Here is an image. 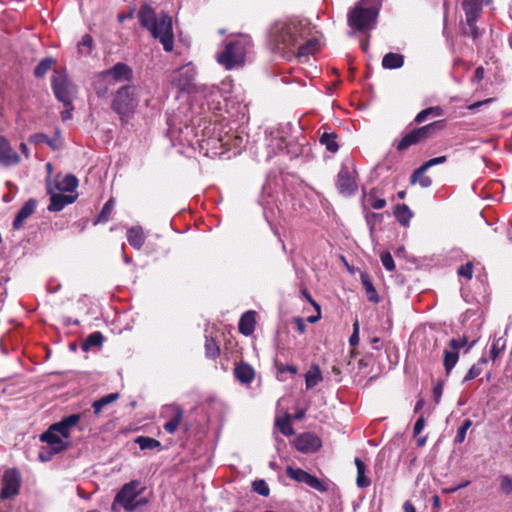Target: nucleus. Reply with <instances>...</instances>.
I'll use <instances>...</instances> for the list:
<instances>
[{
  "label": "nucleus",
  "mask_w": 512,
  "mask_h": 512,
  "mask_svg": "<svg viewBox=\"0 0 512 512\" xmlns=\"http://www.w3.org/2000/svg\"><path fill=\"white\" fill-rule=\"evenodd\" d=\"M234 377L242 384H250L255 378L254 368L247 362L240 361L235 365Z\"/></svg>",
  "instance_id": "obj_19"
},
{
  "label": "nucleus",
  "mask_w": 512,
  "mask_h": 512,
  "mask_svg": "<svg viewBox=\"0 0 512 512\" xmlns=\"http://www.w3.org/2000/svg\"><path fill=\"white\" fill-rule=\"evenodd\" d=\"M290 421L291 416L289 414H285L283 418L276 420V426L279 428L280 432L285 436H291L295 433L294 429L291 427Z\"/></svg>",
  "instance_id": "obj_47"
},
{
  "label": "nucleus",
  "mask_w": 512,
  "mask_h": 512,
  "mask_svg": "<svg viewBox=\"0 0 512 512\" xmlns=\"http://www.w3.org/2000/svg\"><path fill=\"white\" fill-rule=\"evenodd\" d=\"M94 47V40L90 34H85L77 44L78 54L87 57L91 55Z\"/></svg>",
  "instance_id": "obj_36"
},
{
  "label": "nucleus",
  "mask_w": 512,
  "mask_h": 512,
  "mask_svg": "<svg viewBox=\"0 0 512 512\" xmlns=\"http://www.w3.org/2000/svg\"><path fill=\"white\" fill-rule=\"evenodd\" d=\"M446 161H447L446 156H438V157L429 159L428 161L423 163L419 168L414 170V172L412 173V175L410 177V183L412 185L416 184L418 181V177L422 176V174H424L429 168H431L432 166L438 165V164H443Z\"/></svg>",
  "instance_id": "obj_23"
},
{
  "label": "nucleus",
  "mask_w": 512,
  "mask_h": 512,
  "mask_svg": "<svg viewBox=\"0 0 512 512\" xmlns=\"http://www.w3.org/2000/svg\"><path fill=\"white\" fill-rule=\"evenodd\" d=\"M55 63L56 60L52 57L43 58L35 67L34 76L36 78H43Z\"/></svg>",
  "instance_id": "obj_44"
},
{
  "label": "nucleus",
  "mask_w": 512,
  "mask_h": 512,
  "mask_svg": "<svg viewBox=\"0 0 512 512\" xmlns=\"http://www.w3.org/2000/svg\"><path fill=\"white\" fill-rule=\"evenodd\" d=\"M51 88L57 101L64 107L72 109V102L77 95V86L65 69H55L51 76Z\"/></svg>",
  "instance_id": "obj_4"
},
{
  "label": "nucleus",
  "mask_w": 512,
  "mask_h": 512,
  "mask_svg": "<svg viewBox=\"0 0 512 512\" xmlns=\"http://www.w3.org/2000/svg\"><path fill=\"white\" fill-rule=\"evenodd\" d=\"M360 278L368 300L373 303H378L380 298L373 285L371 276L368 273H361Z\"/></svg>",
  "instance_id": "obj_25"
},
{
  "label": "nucleus",
  "mask_w": 512,
  "mask_h": 512,
  "mask_svg": "<svg viewBox=\"0 0 512 512\" xmlns=\"http://www.w3.org/2000/svg\"><path fill=\"white\" fill-rule=\"evenodd\" d=\"M48 138L45 133H35L29 137V142L33 144H47Z\"/></svg>",
  "instance_id": "obj_59"
},
{
  "label": "nucleus",
  "mask_w": 512,
  "mask_h": 512,
  "mask_svg": "<svg viewBox=\"0 0 512 512\" xmlns=\"http://www.w3.org/2000/svg\"><path fill=\"white\" fill-rule=\"evenodd\" d=\"M302 483L307 484L309 487L319 491V492H327L328 491V485L321 479L317 478L314 475H311L310 473H306Z\"/></svg>",
  "instance_id": "obj_40"
},
{
  "label": "nucleus",
  "mask_w": 512,
  "mask_h": 512,
  "mask_svg": "<svg viewBox=\"0 0 512 512\" xmlns=\"http://www.w3.org/2000/svg\"><path fill=\"white\" fill-rule=\"evenodd\" d=\"M115 201L113 198H110L102 207L99 215L94 221V225L98 223H106L110 220L112 212L114 210Z\"/></svg>",
  "instance_id": "obj_39"
},
{
  "label": "nucleus",
  "mask_w": 512,
  "mask_h": 512,
  "mask_svg": "<svg viewBox=\"0 0 512 512\" xmlns=\"http://www.w3.org/2000/svg\"><path fill=\"white\" fill-rule=\"evenodd\" d=\"M47 145L54 151L62 148L63 143L58 129L55 131V136L53 138H48Z\"/></svg>",
  "instance_id": "obj_55"
},
{
  "label": "nucleus",
  "mask_w": 512,
  "mask_h": 512,
  "mask_svg": "<svg viewBox=\"0 0 512 512\" xmlns=\"http://www.w3.org/2000/svg\"><path fill=\"white\" fill-rule=\"evenodd\" d=\"M306 473H307V471H305L301 468H294L292 466H288L286 468L287 477H289L290 479H292L298 483H302V480Z\"/></svg>",
  "instance_id": "obj_51"
},
{
  "label": "nucleus",
  "mask_w": 512,
  "mask_h": 512,
  "mask_svg": "<svg viewBox=\"0 0 512 512\" xmlns=\"http://www.w3.org/2000/svg\"><path fill=\"white\" fill-rule=\"evenodd\" d=\"M104 335L100 331H95L89 334L81 343V349L84 352L91 350L92 348H101L104 343Z\"/></svg>",
  "instance_id": "obj_24"
},
{
  "label": "nucleus",
  "mask_w": 512,
  "mask_h": 512,
  "mask_svg": "<svg viewBox=\"0 0 512 512\" xmlns=\"http://www.w3.org/2000/svg\"><path fill=\"white\" fill-rule=\"evenodd\" d=\"M357 468L356 484L359 488L364 489L371 485V480L366 476V465L360 458H355Z\"/></svg>",
  "instance_id": "obj_28"
},
{
  "label": "nucleus",
  "mask_w": 512,
  "mask_h": 512,
  "mask_svg": "<svg viewBox=\"0 0 512 512\" xmlns=\"http://www.w3.org/2000/svg\"><path fill=\"white\" fill-rule=\"evenodd\" d=\"M323 380L321 370L318 365H312L305 374V384L307 389H312Z\"/></svg>",
  "instance_id": "obj_32"
},
{
  "label": "nucleus",
  "mask_w": 512,
  "mask_h": 512,
  "mask_svg": "<svg viewBox=\"0 0 512 512\" xmlns=\"http://www.w3.org/2000/svg\"><path fill=\"white\" fill-rule=\"evenodd\" d=\"M302 483L307 484L309 487L319 491V492H327L328 491V485L321 479L317 478L314 475H311L310 473H306Z\"/></svg>",
  "instance_id": "obj_42"
},
{
  "label": "nucleus",
  "mask_w": 512,
  "mask_h": 512,
  "mask_svg": "<svg viewBox=\"0 0 512 512\" xmlns=\"http://www.w3.org/2000/svg\"><path fill=\"white\" fill-rule=\"evenodd\" d=\"M81 417H82V414H71L67 417H64L61 422L64 424L65 428L67 429L68 432H70V430L76 426L79 421L81 420Z\"/></svg>",
  "instance_id": "obj_52"
},
{
  "label": "nucleus",
  "mask_w": 512,
  "mask_h": 512,
  "mask_svg": "<svg viewBox=\"0 0 512 512\" xmlns=\"http://www.w3.org/2000/svg\"><path fill=\"white\" fill-rule=\"evenodd\" d=\"M119 397H120L119 393H110V394L105 395V396L101 397L100 399L94 401L92 403L93 413L96 416H99L101 414V411L104 406L115 402L116 400L119 399Z\"/></svg>",
  "instance_id": "obj_34"
},
{
  "label": "nucleus",
  "mask_w": 512,
  "mask_h": 512,
  "mask_svg": "<svg viewBox=\"0 0 512 512\" xmlns=\"http://www.w3.org/2000/svg\"><path fill=\"white\" fill-rule=\"evenodd\" d=\"M467 343H468V339L466 336L452 338L448 343V347L459 352V350L461 348H463L464 346H466Z\"/></svg>",
  "instance_id": "obj_54"
},
{
  "label": "nucleus",
  "mask_w": 512,
  "mask_h": 512,
  "mask_svg": "<svg viewBox=\"0 0 512 512\" xmlns=\"http://www.w3.org/2000/svg\"><path fill=\"white\" fill-rule=\"evenodd\" d=\"M424 427H425V418H424V416H420L414 424V428H413L414 435L415 436L419 435L422 432V430L424 429Z\"/></svg>",
  "instance_id": "obj_63"
},
{
  "label": "nucleus",
  "mask_w": 512,
  "mask_h": 512,
  "mask_svg": "<svg viewBox=\"0 0 512 512\" xmlns=\"http://www.w3.org/2000/svg\"><path fill=\"white\" fill-rule=\"evenodd\" d=\"M205 356L208 359L215 360L220 356V347L211 336L205 337Z\"/></svg>",
  "instance_id": "obj_38"
},
{
  "label": "nucleus",
  "mask_w": 512,
  "mask_h": 512,
  "mask_svg": "<svg viewBox=\"0 0 512 512\" xmlns=\"http://www.w3.org/2000/svg\"><path fill=\"white\" fill-rule=\"evenodd\" d=\"M321 129H323V132L320 135L319 143L325 146L327 151L336 153L339 150V145L336 141L338 137L337 133L329 131V128L326 126H323Z\"/></svg>",
  "instance_id": "obj_20"
},
{
  "label": "nucleus",
  "mask_w": 512,
  "mask_h": 512,
  "mask_svg": "<svg viewBox=\"0 0 512 512\" xmlns=\"http://www.w3.org/2000/svg\"><path fill=\"white\" fill-rule=\"evenodd\" d=\"M446 127L445 120H437L425 126L415 128L414 130L421 139V142H425L428 139H432L437 136Z\"/></svg>",
  "instance_id": "obj_17"
},
{
  "label": "nucleus",
  "mask_w": 512,
  "mask_h": 512,
  "mask_svg": "<svg viewBox=\"0 0 512 512\" xmlns=\"http://www.w3.org/2000/svg\"><path fill=\"white\" fill-rule=\"evenodd\" d=\"M301 295L313 306L315 311H319V304L312 298L306 287L301 288Z\"/></svg>",
  "instance_id": "obj_60"
},
{
  "label": "nucleus",
  "mask_w": 512,
  "mask_h": 512,
  "mask_svg": "<svg viewBox=\"0 0 512 512\" xmlns=\"http://www.w3.org/2000/svg\"><path fill=\"white\" fill-rule=\"evenodd\" d=\"M40 441L47 443V447H42L38 457L41 461H50L52 457L66 450L69 447L68 442H64L59 434L50 427L40 435Z\"/></svg>",
  "instance_id": "obj_8"
},
{
  "label": "nucleus",
  "mask_w": 512,
  "mask_h": 512,
  "mask_svg": "<svg viewBox=\"0 0 512 512\" xmlns=\"http://www.w3.org/2000/svg\"><path fill=\"white\" fill-rule=\"evenodd\" d=\"M464 14L465 19L460 22L461 35L470 37L474 42H476L483 33L476 24L477 20L481 17V14L471 12H464Z\"/></svg>",
  "instance_id": "obj_13"
},
{
  "label": "nucleus",
  "mask_w": 512,
  "mask_h": 512,
  "mask_svg": "<svg viewBox=\"0 0 512 512\" xmlns=\"http://www.w3.org/2000/svg\"><path fill=\"white\" fill-rule=\"evenodd\" d=\"M499 489L505 495L512 494V475H502L499 477Z\"/></svg>",
  "instance_id": "obj_49"
},
{
  "label": "nucleus",
  "mask_w": 512,
  "mask_h": 512,
  "mask_svg": "<svg viewBox=\"0 0 512 512\" xmlns=\"http://www.w3.org/2000/svg\"><path fill=\"white\" fill-rule=\"evenodd\" d=\"M21 486V475L17 469H8L2 476V489L0 497L3 500L18 495Z\"/></svg>",
  "instance_id": "obj_10"
},
{
  "label": "nucleus",
  "mask_w": 512,
  "mask_h": 512,
  "mask_svg": "<svg viewBox=\"0 0 512 512\" xmlns=\"http://www.w3.org/2000/svg\"><path fill=\"white\" fill-rule=\"evenodd\" d=\"M442 393H443V383H442V382H438V383L433 387V397H434V401H435L436 403H439V402H440V399H441Z\"/></svg>",
  "instance_id": "obj_64"
},
{
  "label": "nucleus",
  "mask_w": 512,
  "mask_h": 512,
  "mask_svg": "<svg viewBox=\"0 0 512 512\" xmlns=\"http://www.w3.org/2000/svg\"><path fill=\"white\" fill-rule=\"evenodd\" d=\"M162 417L167 418L163 428L168 434H174L181 426L184 419V411L179 405H170L165 407Z\"/></svg>",
  "instance_id": "obj_11"
},
{
  "label": "nucleus",
  "mask_w": 512,
  "mask_h": 512,
  "mask_svg": "<svg viewBox=\"0 0 512 512\" xmlns=\"http://www.w3.org/2000/svg\"><path fill=\"white\" fill-rule=\"evenodd\" d=\"M134 442L139 445L141 450H163L161 442L149 436H138Z\"/></svg>",
  "instance_id": "obj_31"
},
{
  "label": "nucleus",
  "mask_w": 512,
  "mask_h": 512,
  "mask_svg": "<svg viewBox=\"0 0 512 512\" xmlns=\"http://www.w3.org/2000/svg\"><path fill=\"white\" fill-rule=\"evenodd\" d=\"M459 360V352L449 347L443 351V365L447 375H449L452 369L455 367Z\"/></svg>",
  "instance_id": "obj_30"
},
{
  "label": "nucleus",
  "mask_w": 512,
  "mask_h": 512,
  "mask_svg": "<svg viewBox=\"0 0 512 512\" xmlns=\"http://www.w3.org/2000/svg\"><path fill=\"white\" fill-rule=\"evenodd\" d=\"M382 265L388 271H393L395 269L394 259L390 252H383L380 256Z\"/></svg>",
  "instance_id": "obj_53"
},
{
  "label": "nucleus",
  "mask_w": 512,
  "mask_h": 512,
  "mask_svg": "<svg viewBox=\"0 0 512 512\" xmlns=\"http://www.w3.org/2000/svg\"><path fill=\"white\" fill-rule=\"evenodd\" d=\"M293 322L295 324V329L299 334H304L306 331L305 320L301 317L293 318Z\"/></svg>",
  "instance_id": "obj_62"
},
{
  "label": "nucleus",
  "mask_w": 512,
  "mask_h": 512,
  "mask_svg": "<svg viewBox=\"0 0 512 512\" xmlns=\"http://www.w3.org/2000/svg\"><path fill=\"white\" fill-rule=\"evenodd\" d=\"M256 325V313L254 311L245 312L238 324L239 332L245 336L251 335L255 330Z\"/></svg>",
  "instance_id": "obj_21"
},
{
  "label": "nucleus",
  "mask_w": 512,
  "mask_h": 512,
  "mask_svg": "<svg viewBox=\"0 0 512 512\" xmlns=\"http://www.w3.org/2000/svg\"><path fill=\"white\" fill-rule=\"evenodd\" d=\"M382 196L383 193L378 187L372 188L367 195H364L369 205L376 210L382 209L386 206V200Z\"/></svg>",
  "instance_id": "obj_26"
},
{
  "label": "nucleus",
  "mask_w": 512,
  "mask_h": 512,
  "mask_svg": "<svg viewBox=\"0 0 512 512\" xmlns=\"http://www.w3.org/2000/svg\"><path fill=\"white\" fill-rule=\"evenodd\" d=\"M458 274L467 279H472L473 276V264L472 262H467L464 265H461L458 270Z\"/></svg>",
  "instance_id": "obj_57"
},
{
  "label": "nucleus",
  "mask_w": 512,
  "mask_h": 512,
  "mask_svg": "<svg viewBox=\"0 0 512 512\" xmlns=\"http://www.w3.org/2000/svg\"><path fill=\"white\" fill-rule=\"evenodd\" d=\"M50 428L52 430H54V432H56L57 434H59L63 438L67 439V438L70 437V432L67 431V429L65 428L64 424L61 421L52 424L50 426Z\"/></svg>",
  "instance_id": "obj_58"
},
{
  "label": "nucleus",
  "mask_w": 512,
  "mask_h": 512,
  "mask_svg": "<svg viewBox=\"0 0 512 512\" xmlns=\"http://www.w3.org/2000/svg\"><path fill=\"white\" fill-rule=\"evenodd\" d=\"M419 143H422L421 139L416 131L412 129L398 142L396 149L401 152Z\"/></svg>",
  "instance_id": "obj_33"
},
{
  "label": "nucleus",
  "mask_w": 512,
  "mask_h": 512,
  "mask_svg": "<svg viewBox=\"0 0 512 512\" xmlns=\"http://www.w3.org/2000/svg\"><path fill=\"white\" fill-rule=\"evenodd\" d=\"M100 76L104 79L111 78L114 82H130L133 79V69L123 62H117L111 68L100 72Z\"/></svg>",
  "instance_id": "obj_12"
},
{
  "label": "nucleus",
  "mask_w": 512,
  "mask_h": 512,
  "mask_svg": "<svg viewBox=\"0 0 512 512\" xmlns=\"http://www.w3.org/2000/svg\"><path fill=\"white\" fill-rule=\"evenodd\" d=\"M77 186V177L73 174H67L61 182L56 184V189L63 192H73Z\"/></svg>",
  "instance_id": "obj_43"
},
{
  "label": "nucleus",
  "mask_w": 512,
  "mask_h": 512,
  "mask_svg": "<svg viewBox=\"0 0 512 512\" xmlns=\"http://www.w3.org/2000/svg\"><path fill=\"white\" fill-rule=\"evenodd\" d=\"M294 445L302 453H314L321 448L322 443L318 436L311 433H303L295 438Z\"/></svg>",
  "instance_id": "obj_15"
},
{
  "label": "nucleus",
  "mask_w": 512,
  "mask_h": 512,
  "mask_svg": "<svg viewBox=\"0 0 512 512\" xmlns=\"http://www.w3.org/2000/svg\"><path fill=\"white\" fill-rule=\"evenodd\" d=\"M139 486L140 482L138 480H132L124 484L116 494L115 502L119 503L128 512H133L138 506L146 504L147 501L144 499L137 500L140 494Z\"/></svg>",
  "instance_id": "obj_7"
},
{
  "label": "nucleus",
  "mask_w": 512,
  "mask_h": 512,
  "mask_svg": "<svg viewBox=\"0 0 512 512\" xmlns=\"http://www.w3.org/2000/svg\"><path fill=\"white\" fill-rule=\"evenodd\" d=\"M302 483L307 484L309 487L319 491V492H327L328 491V485L321 479L317 478L314 475H311L310 473H306Z\"/></svg>",
  "instance_id": "obj_41"
},
{
  "label": "nucleus",
  "mask_w": 512,
  "mask_h": 512,
  "mask_svg": "<svg viewBox=\"0 0 512 512\" xmlns=\"http://www.w3.org/2000/svg\"><path fill=\"white\" fill-rule=\"evenodd\" d=\"M20 162L18 153L12 148L8 139L0 134V165L7 168L16 166Z\"/></svg>",
  "instance_id": "obj_14"
},
{
  "label": "nucleus",
  "mask_w": 512,
  "mask_h": 512,
  "mask_svg": "<svg viewBox=\"0 0 512 512\" xmlns=\"http://www.w3.org/2000/svg\"><path fill=\"white\" fill-rule=\"evenodd\" d=\"M394 216L400 225L408 226L411 218L413 217V212L410 210L408 205L397 204L394 207Z\"/></svg>",
  "instance_id": "obj_27"
},
{
  "label": "nucleus",
  "mask_w": 512,
  "mask_h": 512,
  "mask_svg": "<svg viewBox=\"0 0 512 512\" xmlns=\"http://www.w3.org/2000/svg\"><path fill=\"white\" fill-rule=\"evenodd\" d=\"M359 330H360V325H359V321L358 319H356L353 323V332L349 338V344L350 346L352 347H355L359 344Z\"/></svg>",
  "instance_id": "obj_56"
},
{
  "label": "nucleus",
  "mask_w": 512,
  "mask_h": 512,
  "mask_svg": "<svg viewBox=\"0 0 512 512\" xmlns=\"http://www.w3.org/2000/svg\"><path fill=\"white\" fill-rule=\"evenodd\" d=\"M443 114V109L440 106L426 108L420 111L414 118L416 124L424 122L429 117H440Z\"/></svg>",
  "instance_id": "obj_37"
},
{
  "label": "nucleus",
  "mask_w": 512,
  "mask_h": 512,
  "mask_svg": "<svg viewBox=\"0 0 512 512\" xmlns=\"http://www.w3.org/2000/svg\"><path fill=\"white\" fill-rule=\"evenodd\" d=\"M356 178V170H350L348 166L342 165L336 180V186L339 193L344 196L354 195L358 189Z\"/></svg>",
  "instance_id": "obj_9"
},
{
  "label": "nucleus",
  "mask_w": 512,
  "mask_h": 512,
  "mask_svg": "<svg viewBox=\"0 0 512 512\" xmlns=\"http://www.w3.org/2000/svg\"><path fill=\"white\" fill-rule=\"evenodd\" d=\"M138 20L140 25L147 29L153 38L159 40L166 52L173 50V21L167 12L162 11L157 15L154 8L145 3L140 7Z\"/></svg>",
  "instance_id": "obj_2"
},
{
  "label": "nucleus",
  "mask_w": 512,
  "mask_h": 512,
  "mask_svg": "<svg viewBox=\"0 0 512 512\" xmlns=\"http://www.w3.org/2000/svg\"><path fill=\"white\" fill-rule=\"evenodd\" d=\"M485 76V69L483 66H479L476 68L473 77L471 78L472 83H480Z\"/></svg>",
  "instance_id": "obj_61"
},
{
  "label": "nucleus",
  "mask_w": 512,
  "mask_h": 512,
  "mask_svg": "<svg viewBox=\"0 0 512 512\" xmlns=\"http://www.w3.org/2000/svg\"><path fill=\"white\" fill-rule=\"evenodd\" d=\"M488 362L486 358H480L479 361L472 365L467 374L465 375L463 381L467 382L470 380H473L474 378L478 377L483 370V365H485Z\"/></svg>",
  "instance_id": "obj_45"
},
{
  "label": "nucleus",
  "mask_w": 512,
  "mask_h": 512,
  "mask_svg": "<svg viewBox=\"0 0 512 512\" xmlns=\"http://www.w3.org/2000/svg\"><path fill=\"white\" fill-rule=\"evenodd\" d=\"M473 422L467 418L463 421L461 426L458 428L456 436L454 438V444H461L465 441L467 431L472 427Z\"/></svg>",
  "instance_id": "obj_48"
},
{
  "label": "nucleus",
  "mask_w": 512,
  "mask_h": 512,
  "mask_svg": "<svg viewBox=\"0 0 512 512\" xmlns=\"http://www.w3.org/2000/svg\"><path fill=\"white\" fill-rule=\"evenodd\" d=\"M382 0H360L347 14L348 26L354 31L368 33L377 23Z\"/></svg>",
  "instance_id": "obj_3"
},
{
  "label": "nucleus",
  "mask_w": 512,
  "mask_h": 512,
  "mask_svg": "<svg viewBox=\"0 0 512 512\" xmlns=\"http://www.w3.org/2000/svg\"><path fill=\"white\" fill-rule=\"evenodd\" d=\"M404 65V56L398 53L389 52L382 59V66L385 69H398Z\"/></svg>",
  "instance_id": "obj_29"
},
{
  "label": "nucleus",
  "mask_w": 512,
  "mask_h": 512,
  "mask_svg": "<svg viewBox=\"0 0 512 512\" xmlns=\"http://www.w3.org/2000/svg\"><path fill=\"white\" fill-rule=\"evenodd\" d=\"M246 46L240 40L230 41L216 54L217 62L226 70L241 67L245 63Z\"/></svg>",
  "instance_id": "obj_6"
},
{
  "label": "nucleus",
  "mask_w": 512,
  "mask_h": 512,
  "mask_svg": "<svg viewBox=\"0 0 512 512\" xmlns=\"http://www.w3.org/2000/svg\"><path fill=\"white\" fill-rule=\"evenodd\" d=\"M492 0H462V9L464 12L482 14L483 5H489Z\"/></svg>",
  "instance_id": "obj_35"
},
{
  "label": "nucleus",
  "mask_w": 512,
  "mask_h": 512,
  "mask_svg": "<svg viewBox=\"0 0 512 512\" xmlns=\"http://www.w3.org/2000/svg\"><path fill=\"white\" fill-rule=\"evenodd\" d=\"M506 348V341L500 337L493 341L490 349V358L494 362L496 361Z\"/></svg>",
  "instance_id": "obj_46"
},
{
  "label": "nucleus",
  "mask_w": 512,
  "mask_h": 512,
  "mask_svg": "<svg viewBox=\"0 0 512 512\" xmlns=\"http://www.w3.org/2000/svg\"><path fill=\"white\" fill-rule=\"evenodd\" d=\"M48 193L51 195L50 203L47 209L51 212H59L66 205L72 204L76 200V196L63 195L60 193H53L50 185L47 188Z\"/></svg>",
  "instance_id": "obj_18"
},
{
  "label": "nucleus",
  "mask_w": 512,
  "mask_h": 512,
  "mask_svg": "<svg viewBox=\"0 0 512 512\" xmlns=\"http://www.w3.org/2000/svg\"><path fill=\"white\" fill-rule=\"evenodd\" d=\"M146 240L145 233L141 226H133L127 230V241L136 250H140Z\"/></svg>",
  "instance_id": "obj_22"
},
{
  "label": "nucleus",
  "mask_w": 512,
  "mask_h": 512,
  "mask_svg": "<svg viewBox=\"0 0 512 512\" xmlns=\"http://www.w3.org/2000/svg\"><path fill=\"white\" fill-rule=\"evenodd\" d=\"M135 86L123 85L115 93L112 102V110L118 114L122 123H127L137 107Z\"/></svg>",
  "instance_id": "obj_5"
},
{
  "label": "nucleus",
  "mask_w": 512,
  "mask_h": 512,
  "mask_svg": "<svg viewBox=\"0 0 512 512\" xmlns=\"http://www.w3.org/2000/svg\"><path fill=\"white\" fill-rule=\"evenodd\" d=\"M252 489L254 492L258 493L261 496L267 497L270 494V489L268 484L263 479H258L253 481Z\"/></svg>",
  "instance_id": "obj_50"
},
{
  "label": "nucleus",
  "mask_w": 512,
  "mask_h": 512,
  "mask_svg": "<svg viewBox=\"0 0 512 512\" xmlns=\"http://www.w3.org/2000/svg\"><path fill=\"white\" fill-rule=\"evenodd\" d=\"M268 45L272 52L290 60L305 62L320 49L318 38L304 21H277L268 31Z\"/></svg>",
  "instance_id": "obj_1"
},
{
  "label": "nucleus",
  "mask_w": 512,
  "mask_h": 512,
  "mask_svg": "<svg viewBox=\"0 0 512 512\" xmlns=\"http://www.w3.org/2000/svg\"><path fill=\"white\" fill-rule=\"evenodd\" d=\"M37 207V200L34 198L28 199L21 209L16 214L12 227L14 230H20L24 226V222L26 219H28L36 210Z\"/></svg>",
  "instance_id": "obj_16"
}]
</instances>
